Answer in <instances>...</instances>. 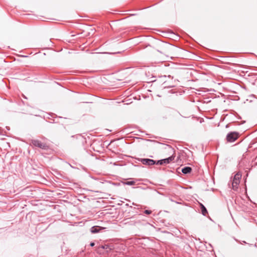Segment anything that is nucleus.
I'll list each match as a JSON object with an SVG mask.
<instances>
[{"mask_svg":"<svg viewBox=\"0 0 257 257\" xmlns=\"http://www.w3.org/2000/svg\"><path fill=\"white\" fill-rule=\"evenodd\" d=\"M241 177V175L239 173H236L232 181V188L234 190H236L238 188V186L240 183V179Z\"/></svg>","mask_w":257,"mask_h":257,"instance_id":"f03ea898","label":"nucleus"},{"mask_svg":"<svg viewBox=\"0 0 257 257\" xmlns=\"http://www.w3.org/2000/svg\"><path fill=\"white\" fill-rule=\"evenodd\" d=\"M192 171V169L190 167H185L182 169V172L184 174L189 173Z\"/></svg>","mask_w":257,"mask_h":257,"instance_id":"0eeeda50","label":"nucleus"},{"mask_svg":"<svg viewBox=\"0 0 257 257\" xmlns=\"http://www.w3.org/2000/svg\"><path fill=\"white\" fill-rule=\"evenodd\" d=\"M140 162L144 165L152 166L156 164V161L150 159H141Z\"/></svg>","mask_w":257,"mask_h":257,"instance_id":"20e7f679","label":"nucleus"},{"mask_svg":"<svg viewBox=\"0 0 257 257\" xmlns=\"http://www.w3.org/2000/svg\"><path fill=\"white\" fill-rule=\"evenodd\" d=\"M156 164H157V165H164V162H163V159H162V160H159V161H158L157 162H156Z\"/></svg>","mask_w":257,"mask_h":257,"instance_id":"1a4fd4ad","label":"nucleus"},{"mask_svg":"<svg viewBox=\"0 0 257 257\" xmlns=\"http://www.w3.org/2000/svg\"><path fill=\"white\" fill-rule=\"evenodd\" d=\"M104 227L98 226H94L90 228V231L92 233H96L99 232L100 230L104 229Z\"/></svg>","mask_w":257,"mask_h":257,"instance_id":"39448f33","label":"nucleus"},{"mask_svg":"<svg viewBox=\"0 0 257 257\" xmlns=\"http://www.w3.org/2000/svg\"><path fill=\"white\" fill-rule=\"evenodd\" d=\"M200 206H201L202 214L204 216L206 215V214L207 213V211L206 208L202 204H200Z\"/></svg>","mask_w":257,"mask_h":257,"instance_id":"6e6552de","label":"nucleus"},{"mask_svg":"<svg viewBox=\"0 0 257 257\" xmlns=\"http://www.w3.org/2000/svg\"><path fill=\"white\" fill-rule=\"evenodd\" d=\"M90 245H91V246H94V243H93V242H91V243H90Z\"/></svg>","mask_w":257,"mask_h":257,"instance_id":"f8f14e48","label":"nucleus"},{"mask_svg":"<svg viewBox=\"0 0 257 257\" xmlns=\"http://www.w3.org/2000/svg\"><path fill=\"white\" fill-rule=\"evenodd\" d=\"M173 86H174L173 85H170L168 86V87H172Z\"/></svg>","mask_w":257,"mask_h":257,"instance_id":"ddd939ff","label":"nucleus"},{"mask_svg":"<svg viewBox=\"0 0 257 257\" xmlns=\"http://www.w3.org/2000/svg\"><path fill=\"white\" fill-rule=\"evenodd\" d=\"M31 144L35 147L39 148L43 150H46L48 149V146L46 144L41 142L38 140H32Z\"/></svg>","mask_w":257,"mask_h":257,"instance_id":"7ed1b4c3","label":"nucleus"},{"mask_svg":"<svg viewBox=\"0 0 257 257\" xmlns=\"http://www.w3.org/2000/svg\"><path fill=\"white\" fill-rule=\"evenodd\" d=\"M125 184L128 185H133L135 184V182L134 181H128Z\"/></svg>","mask_w":257,"mask_h":257,"instance_id":"9d476101","label":"nucleus"},{"mask_svg":"<svg viewBox=\"0 0 257 257\" xmlns=\"http://www.w3.org/2000/svg\"><path fill=\"white\" fill-rule=\"evenodd\" d=\"M175 156H171L166 159H163L164 164H168L174 160Z\"/></svg>","mask_w":257,"mask_h":257,"instance_id":"423d86ee","label":"nucleus"},{"mask_svg":"<svg viewBox=\"0 0 257 257\" xmlns=\"http://www.w3.org/2000/svg\"><path fill=\"white\" fill-rule=\"evenodd\" d=\"M239 134L236 132H231L227 134L226 136V141L229 143L235 142L239 137Z\"/></svg>","mask_w":257,"mask_h":257,"instance_id":"f257e3e1","label":"nucleus"},{"mask_svg":"<svg viewBox=\"0 0 257 257\" xmlns=\"http://www.w3.org/2000/svg\"><path fill=\"white\" fill-rule=\"evenodd\" d=\"M144 213L147 214H150L152 213V211L149 210H145L144 211Z\"/></svg>","mask_w":257,"mask_h":257,"instance_id":"9b49d317","label":"nucleus"}]
</instances>
